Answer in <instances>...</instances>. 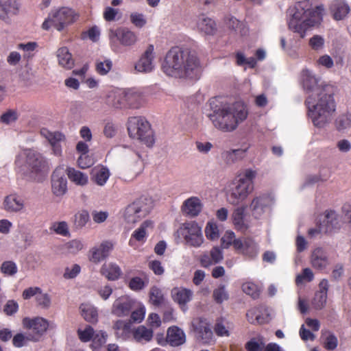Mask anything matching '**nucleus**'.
Returning a JSON list of instances; mask_svg holds the SVG:
<instances>
[{
    "label": "nucleus",
    "mask_w": 351,
    "mask_h": 351,
    "mask_svg": "<svg viewBox=\"0 0 351 351\" xmlns=\"http://www.w3.org/2000/svg\"><path fill=\"white\" fill-rule=\"evenodd\" d=\"M301 85L306 95L304 105L307 117L317 128H324L332 121L336 111L335 95L337 87L324 82L313 71L305 69L301 73Z\"/></svg>",
    "instance_id": "1"
},
{
    "label": "nucleus",
    "mask_w": 351,
    "mask_h": 351,
    "mask_svg": "<svg viewBox=\"0 0 351 351\" xmlns=\"http://www.w3.org/2000/svg\"><path fill=\"white\" fill-rule=\"evenodd\" d=\"M325 8L319 0H302L289 8V27L304 37L306 31L319 25L323 21Z\"/></svg>",
    "instance_id": "2"
},
{
    "label": "nucleus",
    "mask_w": 351,
    "mask_h": 351,
    "mask_svg": "<svg viewBox=\"0 0 351 351\" xmlns=\"http://www.w3.org/2000/svg\"><path fill=\"white\" fill-rule=\"evenodd\" d=\"M197 56L189 49L172 47L166 54L162 64V71L174 77H197L200 72Z\"/></svg>",
    "instance_id": "3"
},
{
    "label": "nucleus",
    "mask_w": 351,
    "mask_h": 351,
    "mask_svg": "<svg viewBox=\"0 0 351 351\" xmlns=\"http://www.w3.org/2000/svg\"><path fill=\"white\" fill-rule=\"evenodd\" d=\"M248 116L247 106L244 103L237 101L231 105L214 110L210 115L215 127L223 132H232L243 122Z\"/></svg>",
    "instance_id": "4"
},
{
    "label": "nucleus",
    "mask_w": 351,
    "mask_h": 351,
    "mask_svg": "<svg viewBox=\"0 0 351 351\" xmlns=\"http://www.w3.org/2000/svg\"><path fill=\"white\" fill-rule=\"evenodd\" d=\"M129 136L136 139L148 147L155 143V137L149 122L143 117H131L127 122Z\"/></svg>",
    "instance_id": "5"
},
{
    "label": "nucleus",
    "mask_w": 351,
    "mask_h": 351,
    "mask_svg": "<svg viewBox=\"0 0 351 351\" xmlns=\"http://www.w3.org/2000/svg\"><path fill=\"white\" fill-rule=\"evenodd\" d=\"M79 15L73 9L62 7L59 10L52 11L43 23L42 27L48 30L51 26H53L60 32L64 27L75 23Z\"/></svg>",
    "instance_id": "6"
},
{
    "label": "nucleus",
    "mask_w": 351,
    "mask_h": 351,
    "mask_svg": "<svg viewBox=\"0 0 351 351\" xmlns=\"http://www.w3.org/2000/svg\"><path fill=\"white\" fill-rule=\"evenodd\" d=\"M252 183L244 178H239L234 182L226 193V199L232 205L236 206L243 202L252 191Z\"/></svg>",
    "instance_id": "7"
},
{
    "label": "nucleus",
    "mask_w": 351,
    "mask_h": 351,
    "mask_svg": "<svg viewBox=\"0 0 351 351\" xmlns=\"http://www.w3.org/2000/svg\"><path fill=\"white\" fill-rule=\"evenodd\" d=\"M113 97L112 105L117 108L129 107L138 108L140 106L141 95L132 90H119L112 93L109 98Z\"/></svg>",
    "instance_id": "8"
},
{
    "label": "nucleus",
    "mask_w": 351,
    "mask_h": 351,
    "mask_svg": "<svg viewBox=\"0 0 351 351\" xmlns=\"http://www.w3.org/2000/svg\"><path fill=\"white\" fill-rule=\"evenodd\" d=\"M23 158H25V168L30 171L32 173H38L43 170L45 167V161L43 157V156L32 149H26L23 152V154L19 155L15 160V163L18 166H21L23 165L22 160Z\"/></svg>",
    "instance_id": "9"
},
{
    "label": "nucleus",
    "mask_w": 351,
    "mask_h": 351,
    "mask_svg": "<svg viewBox=\"0 0 351 351\" xmlns=\"http://www.w3.org/2000/svg\"><path fill=\"white\" fill-rule=\"evenodd\" d=\"M181 235L186 244L194 247H199L204 242L202 228L195 221L185 222L180 228Z\"/></svg>",
    "instance_id": "10"
},
{
    "label": "nucleus",
    "mask_w": 351,
    "mask_h": 351,
    "mask_svg": "<svg viewBox=\"0 0 351 351\" xmlns=\"http://www.w3.org/2000/svg\"><path fill=\"white\" fill-rule=\"evenodd\" d=\"M149 212V207L145 202L142 199H137L126 207L124 218L129 223H136L145 217Z\"/></svg>",
    "instance_id": "11"
},
{
    "label": "nucleus",
    "mask_w": 351,
    "mask_h": 351,
    "mask_svg": "<svg viewBox=\"0 0 351 351\" xmlns=\"http://www.w3.org/2000/svg\"><path fill=\"white\" fill-rule=\"evenodd\" d=\"M22 323L24 328L31 330L29 340L34 341H38L49 327L48 321L40 317H25L23 319Z\"/></svg>",
    "instance_id": "12"
},
{
    "label": "nucleus",
    "mask_w": 351,
    "mask_h": 351,
    "mask_svg": "<svg viewBox=\"0 0 351 351\" xmlns=\"http://www.w3.org/2000/svg\"><path fill=\"white\" fill-rule=\"evenodd\" d=\"M234 249L248 259H254L258 255L257 243L251 238H239L234 243Z\"/></svg>",
    "instance_id": "13"
},
{
    "label": "nucleus",
    "mask_w": 351,
    "mask_h": 351,
    "mask_svg": "<svg viewBox=\"0 0 351 351\" xmlns=\"http://www.w3.org/2000/svg\"><path fill=\"white\" fill-rule=\"evenodd\" d=\"M51 191L57 197L64 195L67 191V180L65 177V170L59 166L52 173L51 177Z\"/></svg>",
    "instance_id": "14"
},
{
    "label": "nucleus",
    "mask_w": 351,
    "mask_h": 351,
    "mask_svg": "<svg viewBox=\"0 0 351 351\" xmlns=\"http://www.w3.org/2000/svg\"><path fill=\"white\" fill-rule=\"evenodd\" d=\"M185 341L186 335L184 332L176 326L168 328L165 339L157 337V342L162 346L169 344L172 347H178L184 344Z\"/></svg>",
    "instance_id": "15"
},
{
    "label": "nucleus",
    "mask_w": 351,
    "mask_h": 351,
    "mask_svg": "<svg viewBox=\"0 0 351 351\" xmlns=\"http://www.w3.org/2000/svg\"><path fill=\"white\" fill-rule=\"evenodd\" d=\"M324 219L322 221V230L325 234H331L340 230L343 223L342 217L333 210L324 212Z\"/></svg>",
    "instance_id": "16"
},
{
    "label": "nucleus",
    "mask_w": 351,
    "mask_h": 351,
    "mask_svg": "<svg viewBox=\"0 0 351 351\" xmlns=\"http://www.w3.org/2000/svg\"><path fill=\"white\" fill-rule=\"evenodd\" d=\"M311 267L319 271L326 269L330 265V260L328 251L322 247H315L310 256Z\"/></svg>",
    "instance_id": "17"
},
{
    "label": "nucleus",
    "mask_w": 351,
    "mask_h": 351,
    "mask_svg": "<svg viewBox=\"0 0 351 351\" xmlns=\"http://www.w3.org/2000/svg\"><path fill=\"white\" fill-rule=\"evenodd\" d=\"M246 317L252 324H265L271 319L268 308L262 305L249 309Z\"/></svg>",
    "instance_id": "18"
},
{
    "label": "nucleus",
    "mask_w": 351,
    "mask_h": 351,
    "mask_svg": "<svg viewBox=\"0 0 351 351\" xmlns=\"http://www.w3.org/2000/svg\"><path fill=\"white\" fill-rule=\"evenodd\" d=\"M271 198L267 195H261L255 197L250 205L252 215L256 219L260 218L271 206Z\"/></svg>",
    "instance_id": "19"
},
{
    "label": "nucleus",
    "mask_w": 351,
    "mask_h": 351,
    "mask_svg": "<svg viewBox=\"0 0 351 351\" xmlns=\"http://www.w3.org/2000/svg\"><path fill=\"white\" fill-rule=\"evenodd\" d=\"M194 331L197 339L203 344H209L213 341V332L210 325L205 319H198L195 325Z\"/></svg>",
    "instance_id": "20"
},
{
    "label": "nucleus",
    "mask_w": 351,
    "mask_h": 351,
    "mask_svg": "<svg viewBox=\"0 0 351 351\" xmlns=\"http://www.w3.org/2000/svg\"><path fill=\"white\" fill-rule=\"evenodd\" d=\"M154 47L149 45L135 64V69L138 72L148 73L153 70L154 58Z\"/></svg>",
    "instance_id": "21"
},
{
    "label": "nucleus",
    "mask_w": 351,
    "mask_h": 351,
    "mask_svg": "<svg viewBox=\"0 0 351 351\" xmlns=\"http://www.w3.org/2000/svg\"><path fill=\"white\" fill-rule=\"evenodd\" d=\"M203 208V204L200 199L197 197H191L184 201L181 210L183 214L191 217H195L199 215Z\"/></svg>",
    "instance_id": "22"
},
{
    "label": "nucleus",
    "mask_w": 351,
    "mask_h": 351,
    "mask_svg": "<svg viewBox=\"0 0 351 351\" xmlns=\"http://www.w3.org/2000/svg\"><path fill=\"white\" fill-rule=\"evenodd\" d=\"M112 247L113 245L110 241H104L98 247H93L90 251V261L97 263L104 260L108 256Z\"/></svg>",
    "instance_id": "23"
},
{
    "label": "nucleus",
    "mask_w": 351,
    "mask_h": 351,
    "mask_svg": "<svg viewBox=\"0 0 351 351\" xmlns=\"http://www.w3.org/2000/svg\"><path fill=\"white\" fill-rule=\"evenodd\" d=\"M223 258V252L219 247H214L210 251V253H204L201 255L199 261L204 267H208L210 265H215L222 261Z\"/></svg>",
    "instance_id": "24"
},
{
    "label": "nucleus",
    "mask_w": 351,
    "mask_h": 351,
    "mask_svg": "<svg viewBox=\"0 0 351 351\" xmlns=\"http://www.w3.org/2000/svg\"><path fill=\"white\" fill-rule=\"evenodd\" d=\"M132 306V302L128 297L122 296L117 299L112 305V313L118 316L128 315Z\"/></svg>",
    "instance_id": "25"
},
{
    "label": "nucleus",
    "mask_w": 351,
    "mask_h": 351,
    "mask_svg": "<svg viewBox=\"0 0 351 351\" xmlns=\"http://www.w3.org/2000/svg\"><path fill=\"white\" fill-rule=\"evenodd\" d=\"M196 25L198 30L206 35H214L217 29L215 21L205 14L197 17Z\"/></svg>",
    "instance_id": "26"
},
{
    "label": "nucleus",
    "mask_w": 351,
    "mask_h": 351,
    "mask_svg": "<svg viewBox=\"0 0 351 351\" xmlns=\"http://www.w3.org/2000/svg\"><path fill=\"white\" fill-rule=\"evenodd\" d=\"M3 208L9 213H17L24 207V201L16 194L7 195L3 200Z\"/></svg>",
    "instance_id": "27"
},
{
    "label": "nucleus",
    "mask_w": 351,
    "mask_h": 351,
    "mask_svg": "<svg viewBox=\"0 0 351 351\" xmlns=\"http://www.w3.org/2000/svg\"><path fill=\"white\" fill-rule=\"evenodd\" d=\"M90 175V180L93 182L98 186H103L109 179L110 173L108 167L99 165L92 169Z\"/></svg>",
    "instance_id": "28"
},
{
    "label": "nucleus",
    "mask_w": 351,
    "mask_h": 351,
    "mask_svg": "<svg viewBox=\"0 0 351 351\" xmlns=\"http://www.w3.org/2000/svg\"><path fill=\"white\" fill-rule=\"evenodd\" d=\"M330 10L335 20L344 19L350 12V7L344 0H332L330 4Z\"/></svg>",
    "instance_id": "29"
},
{
    "label": "nucleus",
    "mask_w": 351,
    "mask_h": 351,
    "mask_svg": "<svg viewBox=\"0 0 351 351\" xmlns=\"http://www.w3.org/2000/svg\"><path fill=\"white\" fill-rule=\"evenodd\" d=\"M245 206L235 208L232 214V220L234 228L239 231L245 232L249 226L245 221Z\"/></svg>",
    "instance_id": "30"
},
{
    "label": "nucleus",
    "mask_w": 351,
    "mask_h": 351,
    "mask_svg": "<svg viewBox=\"0 0 351 351\" xmlns=\"http://www.w3.org/2000/svg\"><path fill=\"white\" fill-rule=\"evenodd\" d=\"M19 11V4L16 0L4 1L0 7V19L7 21L10 16L16 15Z\"/></svg>",
    "instance_id": "31"
},
{
    "label": "nucleus",
    "mask_w": 351,
    "mask_h": 351,
    "mask_svg": "<svg viewBox=\"0 0 351 351\" xmlns=\"http://www.w3.org/2000/svg\"><path fill=\"white\" fill-rule=\"evenodd\" d=\"M134 339L140 343H146L151 341L154 337V331L145 326H139L132 331Z\"/></svg>",
    "instance_id": "32"
},
{
    "label": "nucleus",
    "mask_w": 351,
    "mask_h": 351,
    "mask_svg": "<svg viewBox=\"0 0 351 351\" xmlns=\"http://www.w3.org/2000/svg\"><path fill=\"white\" fill-rule=\"evenodd\" d=\"M100 272L108 280H116L119 278L121 269L117 264L109 263L102 265Z\"/></svg>",
    "instance_id": "33"
},
{
    "label": "nucleus",
    "mask_w": 351,
    "mask_h": 351,
    "mask_svg": "<svg viewBox=\"0 0 351 351\" xmlns=\"http://www.w3.org/2000/svg\"><path fill=\"white\" fill-rule=\"evenodd\" d=\"M113 329L116 336L123 340L128 339L133 331L130 323L123 320L116 321L113 325Z\"/></svg>",
    "instance_id": "34"
},
{
    "label": "nucleus",
    "mask_w": 351,
    "mask_h": 351,
    "mask_svg": "<svg viewBox=\"0 0 351 351\" xmlns=\"http://www.w3.org/2000/svg\"><path fill=\"white\" fill-rule=\"evenodd\" d=\"M115 36L120 43L124 46H131L136 41V34L128 29L121 28L117 29Z\"/></svg>",
    "instance_id": "35"
},
{
    "label": "nucleus",
    "mask_w": 351,
    "mask_h": 351,
    "mask_svg": "<svg viewBox=\"0 0 351 351\" xmlns=\"http://www.w3.org/2000/svg\"><path fill=\"white\" fill-rule=\"evenodd\" d=\"M59 64L66 69H71L74 66V60L72 55L66 47L60 48L57 51Z\"/></svg>",
    "instance_id": "36"
},
{
    "label": "nucleus",
    "mask_w": 351,
    "mask_h": 351,
    "mask_svg": "<svg viewBox=\"0 0 351 351\" xmlns=\"http://www.w3.org/2000/svg\"><path fill=\"white\" fill-rule=\"evenodd\" d=\"M171 293L173 300L180 305H185L192 298V291L184 288H174Z\"/></svg>",
    "instance_id": "37"
},
{
    "label": "nucleus",
    "mask_w": 351,
    "mask_h": 351,
    "mask_svg": "<svg viewBox=\"0 0 351 351\" xmlns=\"http://www.w3.org/2000/svg\"><path fill=\"white\" fill-rule=\"evenodd\" d=\"M69 180L77 185L84 186L88 183L86 174L73 167H67L65 170Z\"/></svg>",
    "instance_id": "38"
},
{
    "label": "nucleus",
    "mask_w": 351,
    "mask_h": 351,
    "mask_svg": "<svg viewBox=\"0 0 351 351\" xmlns=\"http://www.w3.org/2000/svg\"><path fill=\"white\" fill-rule=\"evenodd\" d=\"M151 224L152 222L150 221L146 220L141 225L138 229L134 230L129 240V245L130 246H134L135 241L139 242H145L147 237L146 229Z\"/></svg>",
    "instance_id": "39"
},
{
    "label": "nucleus",
    "mask_w": 351,
    "mask_h": 351,
    "mask_svg": "<svg viewBox=\"0 0 351 351\" xmlns=\"http://www.w3.org/2000/svg\"><path fill=\"white\" fill-rule=\"evenodd\" d=\"M335 126L337 131L344 132L351 128V113L339 114L335 120Z\"/></svg>",
    "instance_id": "40"
},
{
    "label": "nucleus",
    "mask_w": 351,
    "mask_h": 351,
    "mask_svg": "<svg viewBox=\"0 0 351 351\" xmlns=\"http://www.w3.org/2000/svg\"><path fill=\"white\" fill-rule=\"evenodd\" d=\"M81 315L84 319L88 322L95 323L97 322L98 313L97 309L90 304H82L80 306Z\"/></svg>",
    "instance_id": "41"
},
{
    "label": "nucleus",
    "mask_w": 351,
    "mask_h": 351,
    "mask_svg": "<svg viewBox=\"0 0 351 351\" xmlns=\"http://www.w3.org/2000/svg\"><path fill=\"white\" fill-rule=\"evenodd\" d=\"M149 284V278L144 274L143 278L138 276L132 278L128 284V287L134 291H140Z\"/></svg>",
    "instance_id": "42"
},
{
    "label": "nucleus",
    "mask_w": 351,
    "mask_h": 351,
    "mask_svg": "<svg viewBox=\"0 0 351 351\" xmlns=\"http://www.w3.org/2000/svg\"><path fill=\"white\" fill-rule=\"evenodd\" d=\"M245 152L246 149H231L224 152L223 154V156L227 164H232L242 159L244 157Z\"/></svg>",
    "instance_id": "43"
},
{
    "label": "nucleus",
    "mask_w": 351,
    "mask_h": 351,
    "mask_svg": "<svg viewBox=\"0 0 351 351\" xmlns=\"http://www.w3.org/2000/svg\"><path fill=\"white\" fill-rule=\"evenodd\" d=\"M213 298L217 304H221L229 299L228 292L224 285H219L213 292Z\"/></svg>",
    "instance_id": "44"
},
{
    "label": "nucleus",
    "mask_w": 351,
    "mask_h": 351,
    "mask_svg": "<svg viewBox=\"0 0 351 351\" xmlns=\"http://www.w3.org/2000/svg\"><path fill=\"white\" fill-rule=\"evenodd\" d=\"M149 300L156 306L162 304L165 298L161 289L156 286L152 287L149 291Z\"/></svg>",
    "instance_id": "45"
},
{
    "label": "nucleus",
    "mask_w": 351,
    "mask_h": 351,
    "mask_svg": "<svg viewBox=\"0 0 351 351\" xmlns=\"http://www.w3.org/2000/svg\"><path fill=\"white\" fill-rule=\"evenodd\" d=\"M265 348L263 337L252 338L245 344L247 351H263Z\"/></svg>",
    "instance_id": "46"
},
{
    "label": "nucleus",
    "mask_w": 351,
    "mask_h": 351,
    "mask_svg": "<svg viewBox=\"0 0 351 351\" xmlns=\"http://www.w3.org/2000/svg\"><path fill=\"white\" fill-rule=\"evenodd\" d=\"M41 134L45 136L51 145L58 143H61L65 140L64 135L59 132H51L48 130H44L41 131Z\"/></svg>",
    "instance_id": "47"
},
{
    "label": "nucleus",
    "mask_w": 351,
    "mask_h": 351,
    "mask_svg": "<svg viewBox=\"0 0 351 351\" xmlns=\"http://www.w3.org/2000/svg\"><path fill=\"white\" fill-rule=\"evenodd\" d=\"M112 67V62L110 60L106 59L103 61L97 60L95 62V71L100 75H106Z\"/></svg>",
    "instance_id": "48"
},
{
    "label": "nucleus",
    "mask_w": 351,
    "mask_h": 351,
    "mask_svg": "<svg viewBox=\"0 0 351 351\" xmlns=\"http://www.w3.org/2000/svg\"><path fill=\"white\" fill-rule=\"evenodd\" d=\"M0 271L5 276H14L17 273L18 268L14 262L6 261L1 264Z\"/></svg>",
    "instance_id": "49"
},
{
    "label": "nucleus",
    "mask_w": 351,
    "mask_h": 351,
    "mask_svg": "<svg viewBox=\"0 0 351 351\" xmlns=\"http://www.w3.org/2000/svg\"><path fill=\"white\" fill-rule=\"evenodd\" d=\"M205 234L208 239H217L219 237V232L217 224L213 222H208L205 228Z\"/></svg>",
    "instance_id": "50"
},
{
    "label": "nucleus",
    "mask_w": 351,
    "mask_h": 351,
    "mask_svg": "<svg viewBox=\"0 0 351 351\" xmlns=\"http://www.w3.org/2000/svg\"><path fill=\"white\" fill-rule=\"evenodd\" d=\"M243 291L250 295L252 298L256 299L259 297L260 292L256 285L251 282H247L242 285Z\"/></svg>",
    "instance_id": "51"
},
{
    "label": "nucleus",
    "mask_w": 351,
    "mask_h": 351,
    "mask_svg": "<svg viewBox=\"0 0 351 351\" xmlns=\"http://www.w3.org/2000/svg\"><path fill=\"white\" fill-rule=\"evenodd\" d=\"M314 279V274L313 271L308 268H304L303 269L301 274L297 276L296 277V283H303L304 282H311Z\"/></svg>",
    "instance_id": "52"
},
{
    "label": "nucleus",
    "mask_w": 351,
    "mask_h": 351,
    "mask_svg": "<svg viewBox=\"0 0 351 351\" xmlns=\"http://www.w3.org/2000/svg\"><path fill=\"white\" fill-rule=\"evenodd\" d=\"M89 220L88 213L82 210L75 215L74 223L77 228L84 227Z\"/></svg>",
    "instance_id": "53"
},
{
    "label": "nucleus",
    "mask_w": 351,
    "mask_h": 351,
    "mask_svg": "<svg viewBox=\"0 0 351 351\" xmlns=\"http://www.w3.org/2000/svg\"><path fill=\"white\" fill-rule=\"evenodd\" d=\"M131 23L138 28H142L147 23L145 16L141 13L133 12L130 16Z\"/></svg>",
    "instance_id": "54"
},
{
    "label": "nucleus",
    "mask_w": 351,
    "mask_h": 351,
    "mask_svg": "<svg viewBox=\"0 0 351 351\" xmlns=\"http://www.w3.org/2000/svg\"><path fill=\"white\" fill-rule=\"evenodd\" d=\"M327 298V295L317 291L313 301V307L317 310L323 308L326 306Z\"/></svg>",
    "instance_id": "55"
},
{
    "label": "nucleus",
    "mask_w": 351,
    "mask_h": 351,
    "mask_svg": "<svg viewBox=\"0 0 351 351\" xmlns=\"http://www.w3.org/2000/svg\"><path fill=\"white\" fill-rule=\"evenodd\" d=\"M77 335L81 341L88 342L90 341L93 337L94 329L90 326H87L84 330L78 329Z\"/></svg>",
    "instance_id": "56"
},
{
    "label": "nucleus",
    "mask_w": 351,
    "mask_h": 351,
    "mask_svg": "<svg viewBox=\"0 0 351 351\" xmlns=\"http://www.w3.org/2000/svg\"><path fill=\"white\" fill-rule=\"evenodd\" d=\"M324 343L327 350H333L337 346L338 340L334 334L328 332L324 339Z\"/></svg>",
    "instance_id": "57"
},
{
    "label": "nucleus",
    "mask_w": 351,
    "mask_h": 351,
    "mask_svg": "<svg viewBox=\"0 0 351 351\" xmlns=\"http://www.w3.org/2000/svg\"><path fill=\"white\" fill-rule=\"evenodd\" d=\"M36 300L37 304L42 308H47L51 304L50 297L47 293H43L40 289V292L36 295Z\"/></svg>",
    "instance_id": "58"
},
{
    "label": "nucleus",
    "mask_w": 351,
    "mask_h": 351,
    "mask_svg": "<svg viewBox=\"0 0 351 351\" xmlns=\"http://www.w3.org/2000/svg\"><path fill=\"white\" fill-rule=\"evenodd\" d=\"M107 335L105 332L100 331L99 333L94 334L92 338V346L94 348H99L106 343Z\"/></svg>",
    "instance_id": "59"
},
{
    "label": "nucleus",
    "mask_w": 351,
    "mask_h": 351,
    "mask_svg": "<svg viewBox=\"0 0 351 351\" xmlns=\"http://www.w3.org/2000/svg\"><path fill=\"white\" fill-rule=\"evenodd\" d=\"M57 234L62 236H68L69 234L67 223L65 221L54 223L51 227Z\"/></svg>",
    "instance_id": "60"
},
{
    "label": "nucleus",
    "mask_w": 351,
    "mask_h": 351,
    "mask_svg": "<svg viewBox=\"0 0 351 351\" xmlns=\"http://www.w3.org/2000/svg\"><path fill=\"white\" fill-rule=\"evenodd\" d=\"M237 239L233 232H226L221 238L222 247L228 248L231 245L234 247V243Z\"/></svg>",
    "instance_id": "61"
},
{
    "label": "nucleus",
    "mask_w": 351,
    "mask_h": 351,
    "mask_svg": "<svg viewBox=\"0 0 351 351\" xmlns=\"http://www.w3.org/2000/svg\"><path fill=\"white\" fill-rule=\"evenodd\" d=\"M317 63L319 66H322L328 69H331L334 66L332 58L327 54L320 56L317 60Z\"/></svg>",
    "instance_id": "62"
},
{
    "label": "nucleus",
    "mask_w": 351,
    "mask_h": 351,
    "mask_svg": "<svg viewBox=\"0 0 351 351\" xmlns=\"http://www.w3.org/2000/svg\"><path fill=\"white\" fill-rule=\"evenodd\" d=\"M309 45L312 49L318 51L323 48L324 45V40L322 36L315 35L310 39Z\"/></svg>",
    "instance_id": "63"
},
{
    "label": "nucleus",
    "mask_w": 351,
    "mask_h": 351,
    "mask_svg": "<svg viewBox=\"0 0 351 351\" xmlns=\"http://www.w3.org/2000/svg\"><path fill=\"white\" fill-rule=\"evenodd\" d=\"M80 266L75 264L71 268L66 267L64 274V277L66 279H71L75 278L80 272Z\"/></svg>",
    "instance_id": "64"
}]
</instances>
